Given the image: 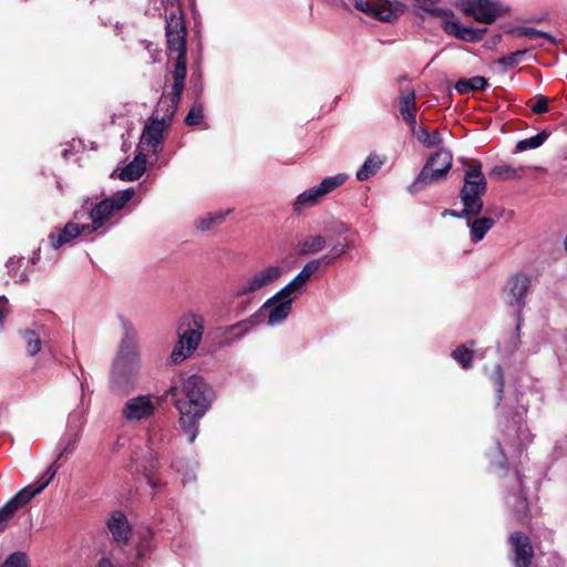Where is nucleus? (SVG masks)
Listing matches in <instances>:
<instances>
[{"mask_svg":"<svg viewBox=\"0 0 567 567\" xmlns=\"http://www.w3.org/2000/svg\"><path fill=\"white\" fill-rule=\"evenodd\" d=\"M169 394L179 413V426L193 443L198 434L199 420L212 405L213 391L202 377L193 374L174 381Z\"/></svg>","mask_w":567,"mask_h":567,"instance_id":"1","label":"nucleus"},{"mask_svg":"<svg viewBox=\"0 0 567 567\" xmlns=\"http://www.w3.org/2000/svg\"><path fill=\"white\" fill-rule=\"evenodd\" d=\"M84 417L80 412H72L69 415L68 430L61 439L62 450L56 455L54 462L38 477L33 483L23 487L9 502L0 508V533L4 532L8 522L14 513L28 504L35 495L40 494L54 478L58 473L56 462L64 454L74 452L78 442L81 439Z\"/></svg>","mask_w":567,"mask_h":567,"instance_id":"2","label":"nucleus"},{"mask_svg":"<svg viewBox=\"0 0 567 567\" xmlns=\"http://www.w3.org/2000/svg\"><path fill=\"white\" fill-rule=\"evenodd\" d=\"M122 338L113 360L111 384L116 391H126L135 384L141 371L138 334L133 323L120 317Z\"/></svg>","mask_w":567,"mask_h":567,"instance_id":"3","label":"nucleus"},{"mask_svg":"<svg viewBox=\"0 0 567 567\" xmlns=\"http://www.w3.org/2000/svg\"><path fill=\"white\" fill-rule=\"evenodd\" d=\"M205 323L204 316L196 312H187L179 318L176 327L178 339L171 353L173 363L178 364L195 353L203 340Z\"/></svg>","mask_w":567,"mask_h":567,"instance_id":"4","label":"nucleus"},{"mask_svg":"<svg viewBox=\"0 0 567 567\" xmlns=\"http://www.w3.org/2000/svg\"><path fill=\"white\" fill-rule=\"evenodd\" d=\"M453 155L447 150H439L425 162L421 172L409 186L411 193H416L425 187L444 181L452 167Z\"/></svg>","mask_w":567,"mask_h":567,"instance_id":"5","label":"nucleus"},{"mask_svg":"<svg viewBox=\"0 0 567 567\" xmlns=\"http://www.w3.org/2000/svg\"><path fill=\"white\" fill-rule=\"evenodd\" d=\"M134 195V189L127 188L118 190L112 196L105 197L95 205H92L89 212L91 219V224L89 225L90 233L106 227L109 221L132 200Z\"/></svg>","mask_w":567,"mask_h":567,"instance_id":"6","label":"nucleus"},{"mask_svg":"<svg viewBox=\"0 0 567 567\" xmlns=\"http://www.w3.org/2000/svg\"><path fill=\"white\" fill-rule=\"evenodd\" d=\"M487 190L486 178L480 163L470 165L463 177V186L460 190V199L470 212L482 213L484 204L483 196Z\"/></svg>","mask_w":567,"mask_h":567,"instance_id":"7","label":"nucleus"},{"mask_svg":"<svg viewBox=\"0 0 567 567\" xmlns=\"http://www.w3.org/2000/svg\"><path fill=\"white\" fill-rule=\"evenodd\" d=\"M532 291V277L526 272L513 274L505 289L506 303L516 312V340H519V332L523 324V310L526 306V298Z\"/></svg>","mask_w":567,"mask_h":567,"instance_id":"8","label":"nucleus"},{"mask_svg":"<svg viewBox=\"0 0 567 567\" xmlns=\"http://www.w3.org/2000/svg\"><path fill=\"white\" fill-rule=\"evenodd\" d=\"M284 274V268L278 265H269L257 269L238 280L234 296L239 298L267 288L276 282Z\"/></svg>","mask_w":567,"mask_h":567,"instance_id":"9","label":"nucleus"},{"mask_svg":"<svg viewBox=\"0 0 567 567\" xmlns=\"http://www.w3.org/2000/svg\"><path fill=\"white\" fill-rule=\"evenodd\" d=\"M347 179L348 175L343 173L323 178L318 185L298 195L293 202V210L300 213L305 208L315 206L322 197L342 186Z\"/></svg>","mask_w":567,"mask_h":567,"instance_id":"10","label":"nucleus"},{"mask_svg":"<svg viewBox=\"0 0 567 567\" xmlns=\"http://www.w3.org/2000/svg\"><path fill=\"white\" fill-rule=\"evenodd\" d=\"M357 10L383 22H392L404 12V4L390 0H354Z\"/></svg>","mask_w":567,"mask_h":567,"instance_id":"11","label":"nucleus"},{"mask_svg":"<svg viewBox=\"0 0 567 567\" xmlns=\"http://www.w3.org/2000/svg\"><path fill=\"white\" fill-rule=\"evenodd\" d=\"M165 35L169 53L186 56V25L182 14L171 12L166 16Z\"/></svg>","mask_w":567,"mask_h":567,"instance_id":"12","label":"nucleus"},{"mask_svg":"<svg viewBox=\"0 0 567 567\" xmlns=\"http://www.w3.org/2000/svg\"><path fill=\"white\" fill-rule=\"evenodd\" d=\"M460 8L465 16L484 24L493 23L502 13V7L493 0H461Z\"/></svg>","mask_w":567,"mask_h":567,"instance_id":"13","label":"nucleus"},{"mask_svg":"<svg viewBox=\"0 0 567 567\" xmlns=\"http://www.w3.org/2000/svg\"><path fill=\"white\" fill-rule=\"evenodd\" d=\"M293 297L290 293L277 297V292L267 299L260 310H268L267 322L276 326L285 321L292 309Z\"/></svg>","mask_w":567,"mask_h":567,"instance_id":"14","label":"nucleus"},{"mask_svg":"<svg viewBox=\"0 0 567 567\" xmlns=\"http://www.w3.org/2000/svg\"><path fill=\"white\" fill-rule=\"evenodd\" d=\"M508 543L515 567H529L534 557L529 537L520 532H514L509 535Z\"/></svg>","mask_w":567,"mask_h":567,"instance_id":"15","label":"nucleus"},{"mask_svg":"<svg viewBox=\"0 0 567 567\" xmlns=\"http://www.w3.org/2000/svg\"><path fill=\"white\" fill-rule=\"evenodd\" d=\"M154 411L155 404L150 396L137 395L127 400L122 410V415L126 421H142L152 416Z\"/></svg>","mask_w":567,"mask_h":567,"instance_id":"16","label":"nucleus"},{"mask_svg":"<svg viewBox=\"0 0 567 567\" xmlns=\"http://www.w3.org/2000/svg\"><path fill=\"white\" fill-rule=\"evenodd\" d=\"M168 127L165 121H159L157 115H152L148 123L145 124L142 136L141 145L153 153H157V147L163 141L164 132Z\"/></svg>","mask_w":567,"mask_h":567,"instance_id":"17","label":"nucleus"},{"mask_svg":"<svg viewBox=\"0 0 567 567\" xmlns=\"http://www.w3.org/2000/svg\"><path fill=\"white\" fill-rule=\"evenodd\" d=\"M442 29L449 35H452L456 39L467 41V42H477L481 41L486 32V29H478L472 27L462 25L456 20H445L442 22Z\"/></svg>","mask_w":567,"mask_h":567,"instance_id":"18","label":"nucleus"},{"mask_svg":"<svg viewBox=\"0 0 567 567\" xmlns=\"http://www.w3.org/2000/svg\"><path fill=\"white\" fill-rule=\"evenodd\" d=\"M248 322L240 321L227 327H218L213 331L214 341L220 347L230 346L248 332Z\"/></svg>","mask_w":567,"mask_h":567,"instance_id":"19","label":"nucleus"},{"mask_svg":"<svg viewBox=\"0 0 567 567\" xmlns=\"http://www.w3.org/2000/svg\"><path fill=\"white\" fill-rule=\"evenodd\" d=\"M82 233H90L89 225H79L76 223L70 221L63 228L58 229L56 233H51L49 235V241L53 249H59L63 245L70 243L72 239L76 238Z\"/></svg>","mask_w":567,"mask_h":567,"instance_id":"20","label":"nucleus"},{"mask_svg":"<svg viewBox=\"0 0 567 567\" xmlns=\"http://www.w3.org/2000/svg\"><path fill=\"white\" fill-rule=\"evenodd\" d=\"M320 267H321V265H320L319 260H317V259H312V260L308 261L303 266L301 271L289 284H287L284 288H281L277 292V297H280V296L287 295V293H290L292 296V293L298 292L306 285V282L311 278V276L316 271L319 270Z\"/></svg>","mask_w":567,"mask_h":567,"instance_id":"21","label":"nucleus"},{"mask_svg":"<svg viewBox=\"0 0 567 567\" xmlns=\"http://www.w3.org/2000/svg\"><path fill=\"white\" fill-rule=\"evenodd\" d=\"M107 528L118 547L127 542L131 526L123 513L114 512L107 520Z\"/></svg>","mask_w":567,"mask_h":567,"instance_id":"22","label":"nucleus"},{"mask_svg":"<svg viewBox=\"0 0 567 567\" xmlns=\"http://www.w3.org/2000/svg\"><path fill=\"white\" fill-rule=\"evenodd\" d=\"M415 90L408 87L399 96V112L403 121L411 127L416 123Z\"/></svg>","mask_w":567,"mask_h":567,"instance_id":"23","label":"nucleus"},{"mask_svg":"<svg viewBox=\"0 0 567 567\" xmlns=\"http://www.w3.org/2000/svg\"><path fill=\"white\" fill-rule=\"evenodd\" d=\"M182 95H174L172 92L169 95L165 93L161 96L157 106L152 115H157L159 121H165L166 124L169 125L171 120L173 118L175 112L178 109Z\"/></svg>","mask_w":567,"mask_h":567,"instance_id":"24","label":"nucleus"},{"mask_svg":"<svg viewBox=\"0 0 567 567\" xmlns=\"http://www.w3.org/2000/svg\"><path fill=\"white\" fill-rule=\"evenodd\" d=\"M411 133L413 136L425 147H436L442 144L443 138L439 131L430 132L424 126H419L416 123L413 124L411 127Z\"/></svg>","mask_w":567,"mask_h":567,"instance_id":"25","label":"nucleus"},{"mask_svg":"<svg viewBox=\"0 0 567 567\" xmlns=\"http://www.w3.org/2000/svg\"><path fill=\"white\" fill-rule=\"evenodd\" d=\"M146 169V157L143 154H138L130 162L120 173V178L126 182H133L138 179Z\"/></svg>","mask_w":567,"mask_h":567,"instance_id":"26","label":"nucleus"},{"mask_svg":"<svg viewBox=\"0 0 567 567\" xmlns=\"http://www.w3.org/2000/svg\"><path fill=\"white\" fill-rule=\"evenodd\" d=\"M327 246V240L321 235H311L298 244V252L299 255H315L322 251Z\"/></svg>","mask_w":567,"mask_h":567,"instance_id":"27","label":"nucleus"},{"mask_svg":"<svg viewBox=\"0 0 567 567\" xmlns=\"http://www.w3.org/2000/svg\"><path fill=\"white\" fill-rule=\"evenodd\" d=\"M494 225L495 219L491 217L476 218L472 221L467 220V226L471 230V240L473 243L481 241Z\"/></svg>","mask_w":567,"mask_h":567,"instance_id":"28","label":"nucleus"},{"mask_svg":"<svg viewBox=\"0 0 567 567\" xmlns=\"http://www.w3.org/2000/svg\"><path fill=\"white\" fill-rule=\"evenodd\" d=\"M186 74V56H176L172 85V92H174V95L177 96L183 94V91L185 89Z\"/></svg>","mask_w":567,"mask_h":567,"instance_id":"29","label":"nucleus"},{"mask_svg":"<svg viewBox=\"0 0 567 567\" xmlns=\"http://www.w3.org/2000/svg\"><path fill=\"white\" fill-rule=\"evenodd\" d=\"M19 334L25 346V351L30 357H34L41 351L42 340L39 331L27 328L21 329Z\"/></svg>","mask_w":567,"mask_h":567,"instance_id":"30","label":"nucleus"},{"mask_svg":"<svg viewBox=\"0 0 567 567\" xmlns=\"http://www.w3.org/2000/svg\"><path fill=\"white\" fill-rule=\"evenodd\" d=\"M383 165V161L377 154H370L364 161L363 165L357 171V178L359 181H367L375 175Z\"/></svg>","mask_w":567,"mask_h":567,"instance_id":"31","label":"nucleus"},{"mask_svg":"<svg viewBox=\"0 0 567 567\" xmlns=\"http://www.w3.org/2000/svg\"><path fill=\"white\" fill-rule=\"evenodd\" d=\"M488 83L484 76H473L471 79H461L455 84V90L461 93H468L474 91H483L487 87Z\"/></svg>","mask_w":567,"mask_h":567,"instance_id":"32","label":"nucleus"},{"mask_svg":"<svg viewBox=\"0 0 567 567\" xmlns=\"http://www.w3.org/2000/svg\"><path fill=\"white\" fill-rule=\"evenodd\" d=\"M350 249V244L346 240H338L336 241L331 249L320 258H317L319 260L320 265L329 266L333 264L336 260L341 258L343 255L348 252Z\"/></svg>","mask_w":567,"mask_h":567,"instance_id":"33","label":"nucleus"},{"mask_svg":"<svg viewBox=\"0 0 567 567\" xmlns=\"http://www.w3.org/2000/svg\"><path fill=\"white\" fill-rule=\"evenodd\" d=\"M147 435L151 449L165 444L168 441V433L165 432L162 424L157 421L150 424Z\"/></svg>","mask_w":567,"mask_h":567,"instance_id":"34","label":"nucleus"},{"mask_svg":"<svg viewBox=\"0 0 567 567\" xmlns=\"http://www.w3.org/2000/svg\"><path fill=\"white\" fill-rule=\"evenodd\" d=\"M511 33L514 34L517 38L525 37V38H528L530 40H535V39H538V38H545L550 43H555L556 42L555 38L550 33L537 30V29L532 28V27H516L513 30H511Z\"/></svg>","mask_w":567,"mask_h":567,"instance_id":"35","label":"nucleus"},{"mask_svg":"<svg viewBox=\"0 0 567 567\" xmlns=\"http://www.w3.org/2000/svg\"><path fill=\"white\" fill-rule=\"evenodd\" d=\"M547 137H548V133L545 131H542L540 133H538L532 137L520 140L516 144V151L524 152L527 150L537 148L540 145H543V143L547 140Z\"/></svg>","mask_w":567,"mask_h":567,"instance_id":"36","label":"nucleus"},{"mask_svg":"<svg viewBox=\"0 0 567 567\" xmlns=\"http://www.w3.org/2000/svg\"><path fill=\"white\" fill-rule=\"evenodd\" d=\"M526 54V50H517L511 54H507L497 60V64L502 66V71L506 72L507 70L517 65L523 56Z\"/></svg>","mask_w":567,"mask_h":567,"instance_id":"37","label":"nucleus"},{"mask_svg":"<svg viewBox=\"0 0 567 567\" xmlns=\"http://www.w3.org/2000/svg\"><path fill=\"white\" fill-rule=\"evenodd\" d=\"M489 175L498 179H515L519 177L517 169L509 165H496L492 168Z\"/></svg>","mask_w":567,"mask_h":567,"instance_id":"38","label":"nucleus"},{"mask_svg":"<svg viewBox=\"0 0 567 567\" xmlns=\"http://www.w3.org/2000/svg\"><path fill=\"white\" fill-rule=\"evenodd\" d=\"M452 357L462 368L467 369L472 364L473 352L465 346H460L452 352Z\"/></svg>","mask_w":567,"mask_h":567,"instance_id":"39","label":"nucleus"},{"mask_svg":"<svg viewBox=\"0 0 567 567\" xmlns=\"http://www.w3.org/2000/svg\"><path fill=\"white\" fill-rule=\"evenodd\" d=\"M0 567H29V560L24 553H12Z\"/></svg>","mask_w":567,"mask_h":567,"instance_id":"40","label":"nucleus"},{"mask_svg":"<svg viewBox=\"0 0 567 567\" xmlns=\"http://www.w3.org/2000/svg\"><path fill=\"white\" fill-rule=\"evenodd\" d=\"M514 513L518 520H525L528 517V504L525 495L515 496Z\"/></svg>","mask_w":567,"mask_h":567,"instance_id":"41","label":"nucleus"},{"mask_svg":"<svg viewBox=\"0 0 567 567\" xmlns=\"http://www.w3.org/2000/svg\"><path fill=\"white\" fill-rule=\"evenodd\" d=\"M204 117L203 106L199 103H194L185 117V124L188 126L198 125Z\"/></svg>","mask_w":567,"mask_h":567,"instance_id":"42","label":"nucleus"},{"mask_svg":"<svg viewBox=\"0 0 567 567\" xmlns=\"http://www.w3.org/2000/svg\"><path fill=\"white\" fill-rule=\"evenodd\" d=\"M225 215L221 213L218 214H208L207 216L203 217L198 221V228L202 230H208L214 225L220 224L224 220Z\"/></svg>","mask_w":567,"mask_h":567,"instance_id":"43","label":"nucleus"},{"mask_svg":"<svg viewBox=\"0 0 567 567\" xmlns=\"http://www.w3.org/2000/svg\"><path fill=\"white\" fill-rule=\"evenodd\" d=\"M493 382L496 388L497 400L501 401L503 399V393H504V373H503V369L499 364H497L495 367ZM498 404H499V402H497V405Z\"/></svg>","mask_w":567,"mask_h":567,"instance_id":"44","label":"nucleus"},{"mask_svg":"<svg viewBox=\"0 0 567 567\" xmlns=\"http://www.w3.org/2000/svg\"><path fill=\"white\" fill-rule=\"evenodd\" d=\"M442 215L443 216L450 215V216H453L456 218H470V217H475V216L480 215V213L470 212V210H467V207L463 206V209L460 212L454 210V209H445Z\"/></svg>","mask_w":567,"mask_h":567,"instance_id":"45","label":"nucleus"},{"mask_svg":"<svg viewBox=\"0 0 567 567\" xmlns=\"http://www.w3.org/2000/svg\"><path fill=\"white\" fill-rule=\"evenodd\" d=\"M532 110L536 114H544L548 112V99L544 95H539L532 106Z\"/></svg>","mask_w":567,"mask_h":567,"instance_id":"46","label":"nucleus"},{"mask_svg":"<svg viewBox=\"0 0 567 567\" xmlns=\"http://www.w3.org/2000/svg\"><path fill=\"white\" fill-rule=\"evenodd\" d=\"M8 299L4 296L0 297V329L3 327L4 319L8 316Z\"/></svg>","mask_w":567,"mask_h":567,"instance_id":"47","label":"nucleus"},{"mask_svg":"<svg viewBox=\"0 0 567 567\" xmlns=\"http://www.w3.org/2000/svg\"><path fill=\"white\" fill-rule=\"evenodd\" d=\"M496 449H497V453H498L496 463L501 468H505L506 467V457H505L504 451L501 447V444L498 442L496 443Z\"/></svg>","mask_w":567,"mask_h":567,"instance_id":"48","label":"nucleus"},{"mask_svg":"<svg viewBox=\"0 0 567 567\" xmlns=\"http://www.w3.org/2000/svg\"><path fill=\"white\" fill-rule=\"evenodd\" d=\"M97 567H120L118 561L116 560V564L113 563L110 558L103 557L99 560Z\"/></svg>","mask_w":567,"mask_h":567,"instance_id":"49","label":"nucleus"},{"mask_svg":"<svg viewBox=\"0 0 567 567\" xmlns=\"http://www.w3.org/2000/svg\"><path fill=\"white\" fill-rule=\"evenodd\" d=\"M20 260H21V259H17V258L12 257V258H10V259L7 261V268H8L9 272H11V271H12V270H14L17 267H19Z\"/></svg>","mask_w":567,"mask_h":567,"instance_id":"50","label":"nucleus"},{"mask_svg":"<svg viewBox=\"0 0 567 567\" xmlns=\"http://www.w3.org/2000/svg\"><path fill=\"white\" fill-rule=\"evenodd\" d=\"M421 7L425 8V6H433L437 3L440 0H415Z\"/></svg>","mask_w":567,"mask_h":567,"instance_id":"51","label":"nucleus"},{"mask_svg":"<svg viewBox=\"0 0 567 567\" xmlns=\"http://www.w3.org/2000/svg\"><path fill=\"white\" fill-rule=\"evenodd\" d=\"M430 13L434 14V16H445L447 14L446 11L442 10V9H432V10H427Z\"/></svg>","mask_w":567,"mask_h":567,"instance_id":"52","label":"nucleus"},{"mask_svg":"<svg viewBox=\"0 0 567 567\" xmlns=\"http://www.w3.org/2000/svg\"><path fill=\"white\" fill-rule=\"evenodd\" d=\"M146 476V480H147V483L153 487L155 488L157 486L155 480L152 477V475L150 473H146L145 474Z\"/></svg>","mask_w":567,"mask_h":567,"instance_id":"53","label":"nucleus"},{"mask_svg":"<svg viewBox=\"0 0 567 567\" xmlns=\"http://www.w3.org/2000/svg\"><path fill=\"white\" fill-rule=\"evenodd\" d=\"M346 231H348V227H347L344 224H340V225H339V228H338V230H337V233H338L339 235H342V234H344Z\"/></svg>","mask_w":567,"mask_h":567,"instance_id":"54","label":"nucleus"},{"mask_svg":"<svg viewBox=\"0 0 567 567\" xmlns=\"http://www.w3.org/2000/svg\"><path fill=\"white\" fill-rule=\"evenodd\" d=\"M87 389L86 381H81V391H82V399L84 398L85 390Z\"/></svg>","mask_w":567,"mask_h":567,"instance_id":"55","label":"nucleus"},{"mask_svg":"<svg viewBox=\"0 0 567 567\" xmlns=\"http://www.w3.org/2000/svg\"><path fill=\"white\" fill-rule=\"evenodd\" d=\"M193 478H195V476H194V475H188V474H187V475H185V476L183 477V484L185 485L187 482H189V481H190V480H193Z\"/></svg>","mask_w":567,"mask_h":567,"instance_id":"56","label":"nucleus"},{"mask_svg":"<svg viewBox=\"0 0 567 567\" xmlns=\"http://www.w3.org/2000/svg\"><path fill=\"white\" fill-rule=\"evenodd\" d=\"M66 154H68V151H66V150H64V151H63V156H66Z\"/></svg>","mask_w":567,"mask_h":567,"instance_id":"57","label":"nucleus"}]
</instances>
